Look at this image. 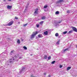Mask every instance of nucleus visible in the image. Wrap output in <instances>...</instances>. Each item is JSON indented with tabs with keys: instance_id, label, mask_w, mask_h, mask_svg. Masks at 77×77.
Returning <instances> with one entry per match:
<instances>
[{
	"instance_id": "32",
	"label": "nucleus",
	"mask_w": 77,
	"mask_h": 77,
	"mask_svg": "<svg viewBox=\"0 0 77 77\" xmlns=\"http://www.w3.org/2000/svg\"><path fill=\"white\" fill-rule=\"evenodd\" d=\"M46 73H44V75H46Z\"/></svg>"
},
{
	"instance_id": "17",
	"label": "nucleus",
	"mask_w": 77,
	"mask_h": 77,
	"mask_svg": "<svg viewBox=\"0 0 77 77\" xmlns=\"http://www.w3.org/2000/svg\"><path fill=\"white\" fill-rule=\"evenodd\" d=\"M71 12V11L70 10H68L67 11V13H68V14H69V13H70V12Z\"/></svg>"
},
{
	"instance_id": "10",
	"label": "nucleus",
	"mask_w": 77,
	"mask_h": 77,
	"mask_svg": "<svg viewBox=\"0 0 77 77\" xmlns=\"http://www.w3.org/2000/svg\"><path fill=\"white\" fill-rule=\"evenodd\" d=\"M44 58L45 59H47V55H45Z\"/></svg>"
},
{
	"instance_id": "16",
	"label": "nucleus",
	"mask_w": 77,
	"mask_h": 77,
	"mask_svg": "<svg viewBox=\"0 0 77 77\" xmlns=\"http://www.w3.org/2000/svg\"><path fill=\"white\" fill-rule=\"evenodd\" d=\"M23 48L24 49V50H27V47H26V46L23 47Z\"/></svg>"
},
{
	"instance_id": "35",
	"label": "nucleus",
	"mask_w": 77,
	"mask_h": 77,
	"mask_svg": "<svg viewBox=\"0 0 77 77\" xmlns=\"http://www.w3.org/2000/svg\"><path fill=\"white\" fill-rule=\"evenodd\" d=\"M11 53H13V51H11Z\"/></svg>"
},
{
	"instance_id": "11",
	"label": "nucleus",
	"mask_w": 77,
	"mask_h": 77,
	"mask_svg": "<svg viewBox=\"0 0 77 77\" xmlns=\"http://www.w3.org/2000/svg\"><path fill=\"white\" fill-rule=\"evenodd\" d=\"M55 36L56 37H57L59 36V34L57 33L55 34Z\"/></svg>"
},
{
	"instance_id": "4",
	"label": "nucleus",
	"mask_w": 77,
	"mask_h": 77,
	"mask_svg": "<svg viewBox=\"0 0 77 77\" xmlns=\"http://www.w3.org/2000/svg\"><path fill=\"white\" fill-rule=\"evenodd\" d=\"M38 8H37L35 10V11L34 13V14H38Z\"/></svg>"
},
{
	"instance_id": "34",
	"label": "nucleus",
	"mask_w": 77,
	"mask_h": 77,
	"mask_svg": "<svg viewBox=\"0 0 77 77\" xmlns=\"http://www.w3.org/2000/svg\"><path fill=\"white\" fill-rule=\"evenodd\" d=\"M8 0V1H11V0Z\"/></svg>"
},
{
	"instance_id": "33",
	"label": "nucleus",
	"mask_w": 77,
	"mask_h": 77,
	"mask_svg": "<svg viewBox=\"0 0 77 77\" xmlns=\"http://www.w3.org/2000/svg\"><path fill=\"white\" fill-rule=\"evenodd\" d=\"M48 77H50V75H48Z\"/></svg>"
},
{
	"instance_id": "5",
	"label": "nucleus",
	"mask_w": 77,
	"mask_h": 77,
	"mask_svg": "<svg viewBox=\"0 0 77 77\" xmlns=\"http://www.w3.org/2000/svg\"><path fill=\"white\" fill-rule=\"evenodd\" d=\"M63 2V0H58L57 2V3H60V2Z\"/></svg>"
},
{
	"instance_id": "15",
	"label": "nucleus",
	"mask_w": 77,
	"mask_h": 77,
	"mask_svg": "<svg viewBox=\"0 0 77 77\" xmlns=\"http://www.w3.org/2000/svg\"><path fill=\"white\" fill-rule=\"evenodd\" d=\"M51 56H49L48 57V60H50V59H51Z\"/></svg>"
},
{
	"instance_id": "36",
	"label": "nucleus",
	"mask_w": 77,
	"mask_h": 77,
	"mask_svg": "<svg viewBox=\"0 0 77 77\" xmlns=\"http://www.w3.org/2000/svg\"><path fill=\"white\" fill-rule=\"evenodd\" d=\"M24 69V68H23V69Z\"/></svg>"
},
{
	"instance_id": "13",
	"label": "nucleus",
	"mask_w": 77,
	"mask_h": 77,
	"mask_svg": "<svg viewBox=\"0 0 77 77\" xmlns=\"http://www.w3.org/2000/svg\"><path fill=\"white\" fill-rule=\"evenodd\" d=\"M60 40H59L58 41V42H57V44H58V45L59 44V42H60Z\"/></svg>"
},
{
	"instance_id": "7",
	"label": "nucleus",
	"mask_w": 77,
	"mask_h": 77,
	"mask_svg": "<svg viewBox=\"0 0 77 77\" xmlns=\"http://www.w3.org/2000/svg\"><path fill=\"white\" fill-rule=\"evenodd\" d=\"M7 9H11V8H12V6L8 5L7 7Z\"/></svg>"
},
{
	"instance_id": "3",
	"label": "nucleus",
	"mask_w": 77,
	"mask_h": 77,
	"mask_svg": "<svg viewBox=\"0 0 77 77\" xmlns=\"http://www.w3.org/2000/svg\"><path fill=\"white\" fill-rule=\"evenodd\" d=\"M72 28L73 29L74 32H77V28H76L75 27H72Z\"/></svg>"
},
{
	"instance_id": "9",
	"label": "nucleus",
	"mask_w": 77,
	"mask_h": 77,
	"mask_svg": "<svg viewBox=\"0 0 77 77\" xmlns=\"http://www.w3.org/2000/svg\"><path fill=\"white\" fill-rule=\"evenodd\" d=\"M44 35H48V32L46 31L45 32H44Z\"/></svg>"
},
{
	"instance_id": "20",
	"label": "nucleus",
	"mask_w": 77,
	"mask_h": 77,
	"mask_svg": "<svg viewBox=\"0 0 77 77\" xmlns=\"http://www.w3.org/2000/svg\"><path fill=\"white\" fill-rule=\"evenodd\" d=\"M43 23H44V21H42L40 22V24H42Z\"/></svg>"
},
{
	"instance_id": "30",
	"label": "nucleus",
	"mask_w": 77,
	"mask_h": 77,
	"mask_svg": "<svg viewBox=\"0 0 77 77\" xmlns=\"http://www.w3.org/2000/svg\"><path fill=\"white\" fill-rule=\"evenodd\" d=\"M23 58V57H19V59H22Z\"/></svg>"
},
{
	"instance_id": "27",
	"label": "nucleus",
	"mask_w": 77,
	"mask_h": 77,
	"mask_svg": "<svg viewBox=\"0 0 77 77\" xmlns=\"http://www.w3.org/2000/svg\"><path fill=\"white\" fill-rule=\"evenodd\" d=\"M62 65H60V68H62Z\"/></svg>"
},
{
	"instance_id": "18",
	"label": "nucleus",
	"mask_w": 77,
	"mask_h": 77,
	"mask_svg": "<svg viewBox=\"0 0 77 77\" xmlns=\"http://www.w3.org/2000/svg\"><path fill=\"white\" fill-rule=\"evenodd\" d=\"M59 14V12L58 11H56L55 13L56 14Z\"/></svg>"
},
{
	"instance_id": "37",
	"label": "nucleus",
	"mask_w": 77,
	"mask_h": 77,
	"mask_svg": "<svg viewBox=\"0 0 77 77\" xmlns=\"http://www.w3.org/2000/svg\"><path fill=\"white\" fill-rule=\"evenodd\" d=\"M4 1H5V0H4Z\"/></svg>"
},
{
	"instance_id": "12",
	"label": "nucleus",
	"mask_w": 77,
	"mask_h": 77,
	"mask_svg": "<svg viewBox=\"0 0 77 77\" xmlns=\"http://www.w3.org/2000/svg\"><path fill=\"white\" fill-rule=\"evenodd\" d=\"M71 69V67H68L67 68V70L68 71V70H69L70 69Z\"/></svg>"
},
{
	"instance_id": "25",
	"label": "nucleus",
	"mask_w": 77,
	"mask_h": 77,
	"mask_svg": "<svg viewBox=\"0 0 77 77\" xmlns=\"http://www.w3.org/2000/svg\"><path fill=\"white\" fill-rule=\"evenodd\" d=\"M27 23L23 25V26L25 27V26H27Z\"/></svg>"
},
{
	"instance_id": "23",
	"label": "nucleus",
	"mask_w": 77,
	"mask_h": 77,
	"mask_svg": "<svg viewBox=\"0 0 77 77\" xmlns=\"http://www.w3.org/2000/svg\"><path fill=\"white\" fill-rule=\"evenodd\" d=\"M54 63H55V61H53L51 63H52V64H54Z\"/></svg>"
},
{
	"instance_id": "28",
	"label": "nucleus",
	"mask_w": 77,
	"mask_h": 77,
	"mask_svg": "<svg viewBox=\"0 0 77 77\" xmlns=\"http://www.w3.org/2000/svg\"><path fill=\"white\" fill-rule=\"evenodd\" d=\"M69 33H71L72 32V31H70L69 32Z\"/></svg>"
},
{
	"instance_id": "22",
	"label": "nucleus",
	"mask_w": 77,
	"mask_h": 77,
	"mask_svg": "<svg viewBox=\"0 0 77 77\" xmlns=\"http://www.w3.org/2000/svg\"><path fill=\"white\" fill-rule=\"evenodd\" d=\"M67 32H68L67 31L64 32H63V34H66V33H67Z\"/></svg>"
},
{
	"instance_id": "24",
	"label": "nucleus",
	"mask_w": 77,
	"mask_h": 77,
	"mask_svg": "<svg viewBox=\"0 0 77 77\" xmlns=\"http://www.w3.org/2000/svg\"><path fill=\"white\" fill-rule=\"evenodd\" d=\"M47 7H48L47 5H45L44 7V8H47Z\"/></svg>"
},
{
	"instance_id": "14",
	"label": "nucleus",
	"mask_w": 77,
	"mask_h": 77,
	"mask_svg": "<svg viewBox=\"0 0 77 77\" xmlns=\"http://www.w3.org/2000/svg\"><path fill=\"white\" fill-rule=\"evenodd\" d=\"M45 17L44 16L42 18V20H45Z\"/></svg>"
},
{
	"instance_id": "31",
	"label": "nucleus",
	"mask_w": 77,
	"mask_h": 77,
	"mask_svg": "<svg viewBox=\"0 0 77 77\" xmlns=\"http://www.w3.org/2000/svg\"><path fill=\"white\" fill-rule=\"evenodd\" d=\"M11 60H9L10 63H11V62H12V61H11Z\"/></svg>"
},
{
	"instance_id": "26",
	"label": "nucleus",
	"mask_w": 77,
	"mask_h": 77,
	"mask_svg": "<svg viewBox=\"0 0 77 77\" xmlns=\"http://www.w3.org/2000/svg\"><path fill=\"white\" fill-rule=\"evenodd\" d=\"M37 27H39V25L38 24L36 25Z\"/></svg>"
},
{
	"instance_id": "38",
	"label": "nucleus",
	"mask_w": 77,
	"mask_h": 77,
	"mask_svg": "<svg viewBox=\"0 0 77 77\" xmlns=\"http://www.w3.org/2000/svg\"><path fill=\"white\" fill-rule=\"evenodd\" d=\"M59 23H60V22H59Z\"/></svg>"
},
{
	"instance_id": "2",
	"label": "nucleus",
	"mask_w": 77,
	"mask_h": 77,
	"mask_svg": "<svg viewBox=\"0 0 77 77\" xmlns=\"http://www.w3.org/2000/svg\"><path fill=\"white\" fill-rule=\"evenodd\" d=\"M14 23V21H11L9 23H8V25L7 26H12V24Z\"/></svg>"
},
{
	"instance_id": "1",
	"label": "nucleus",
	"mask_w": 77,
	"mask_h": 77,
	"mask_svg": "<svg viewBox=\"0 0 77 77\" xmlns=\"http://www.w3.org/2000/svg\"><path fill=\"white\" fill-rule=\"evenodd\" d=\"M38 34V32L35 31L33 32L31 35L30 36V38L32 39L35 38V36Z\"/></svg>"
},
{
	"instance_id": "21",
	"label": "nucleus",
	"mask_w": 77,
	"mask_h": 77,
	"mask_svg": "<svg viewBox=\"0 0 77 77\" xmlns=\"http://www.w3.org/2000/svg\"><path fill=\"white\" fill-rule=\"evenodd\" d=\"M15 59H17V57H16V56H14V57L13 58V60H14Z\"/></svg>"
},
{
	"instance_id": "6",
	"label": "nucleus",
	"mask_w": 77,
	"mask_h": 77,
	"mask_svg": "<svg viewBox=\"0 0 77 77\" xmlns=\"http://www.w3.org/2000/svg\"><path fill=\"white\" fill-rule=\"evenodd\" d=\"M38 38H42L43 36L42 34H39L38 35Z\"/></svg>"
},
{
	"instance_id": "8",
	"label": "nucleus",
	"mask_w": 77,
	"mask_h": 77,
	"mask_svg": "<svg viewBox=\"0 0 77 77\" xmlns=\"http://www.w3.org/2000/svg\"><path fill=\"white\" fill-rule=\"evenodd\" d=\"M68 50V48L64 49L63 51V53H65V52H66V51Z\"/></svg>"
},
{
	"instance_id": "19",
	"label": "nucleus",
	"mask_w": 77,
	"mask_h": 77,
	"mask_svg": "<svg viewBox=\"0 0 77 77\" xmlns=\"http://www.w3.org/2000/svg\"><path fill=\"white\" fill-rule=\"evenodd\" d=\"M17 42L18 44H20V40H18L17 41Z\"/></svg>"
},
{
	"instance_id": "29",
	"label": "nucleus",
	"mask_w": 77,
	"mask_h": 77,
	"mask_svg": "<svg viewBox=\"0 0 77 77\" xmlns=\"http://www.w3.org/2000/svg\"><path fill=\"white\" fill-rule=\"evenodd\" d=\"M15 19H16L17 20V19H18V17H15Z\"/></svg>"
}]
</instances>
